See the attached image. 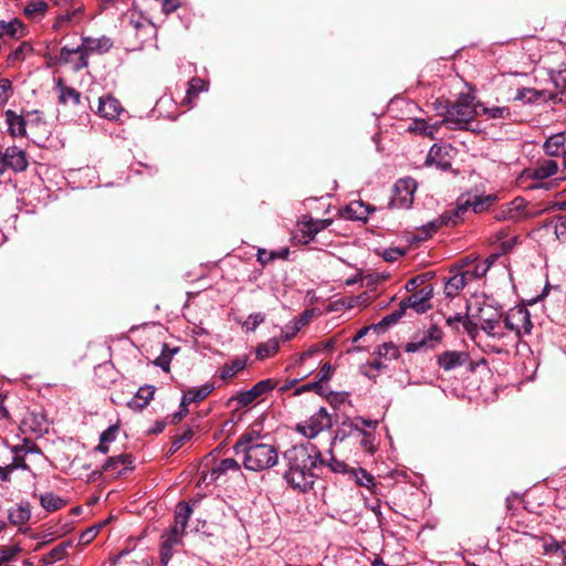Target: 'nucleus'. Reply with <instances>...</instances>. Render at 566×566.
<instances>
[{
	"label": "nucleus",
	"mask_w": 566,
	"mask_h": 566,
	"mask_svg": "<svg viewBox=\"0 0 566 566\" xmlns=\"http://www.w3.org/2000/svg\"><path fill=\"white\" fill-rule=\"evenodd\" d=\"M428 349H432V344H428L423 336L420 338L415 337L411 342H408L405 345V350L407 353H416Z\"/></svg>",
	"instance_id": "51"
},
{
	"label": "nucleus",
	"mask_w": 566,
	"mask_h": 566,
	"mask_svg": "<svg viewBox=\"0 0 566 566\" xmlns=\"http://www.w3.org/2000/svg\"><path fill=\"white\" fill-rule=\"evenodd\" d=\"M154 387H140L136 395L128 401L127 406L134 411H142L154 398Z\"/></svg>",
	"instance_id": "33"
},
{
	"label": "nucleus",
	"mask_w": 566,
	"mask_h": 566,
	"mask_svg": "<svg viewBox=\"0 0 566 566\" xmlns=\"http://www.w3.org/2000/svg\"><path fill=\"white\" fill-rule=\"evenodd\" d=\"M39 500L41 506L48 512L59 511L66 505V501L64 499L52 492L41 494Z\"/></svg>",
	"instance_id": "38"
},
{
	"label": "nucleus",
	"mask_w": 566,
	"mask_h": 566,
	"mask_svg": "<svg viewBox=\"0 0 566 566\" xmlns=\"http://www.w3.org/2000/svg\"><path fill=\"white\" fill-rule=\"evenodd\" d=\"M55 87L59 92V102L61 104H67L72 102L74 105L81 103V93L73 87L65 85L62 78H59L55 83Z\"/></svg>",
	"instance_id": "35"
},
{
	"label": "nucleus",
	"mask_w": 566,
	"mask_h": 566,
	"mask_svg": "<svg viewBox=\"0 0 566 566\" xmlns=\"http://www.w3.org/2000/svg\"><path fill=\"white\" fill-rule=\"evenodd\" d=\"M214 389L213 384L207 382L200 387H193L187 390L181 399L180 407L188 406L193 402H200L206 399Z\"/></svg>",
	"instance_id": "25"
},
{
	"label": "nucleus",
	"mask_w": 566,
	"mask_h": 566,
	"mask_svg": "<svg viewBox=\"0 0 566 566\" xmlns=\"http://www.w3.org/2000/svg\"><path fill=\"white\" fill-rule=\"evenodd\" d=\"M406 253L405 249L389 248L382 253V258L387 262H395Z\"/></svg>",
	"instance_id": "59"
},
{
	"label": "nucleus",
	"mask_w": 566,
	"mask_h": 566,
	"mask_svg": "<svg viewBox=\"0 0 566 566\" xmlns=\"http://www.w3.org/2000/svg\"><path fill=\"white\" fill-rule=\"evenodd\" d=\"M2 154L8 170H12L14 172H22L27 170L29 160L27 153L22 148L15 145L10 146L7 147Z\"/></svg>",
	"instance_id": "14"
},
{
	"label": "nucleus",
	"mask_w": 566,
	"mask_h": 566,
	"mask_svg": "<svg viewBox=\"0 0 566 566\" xmlns=\"http://www.w3.org/2000/svg\"><path fill=\"white\" fill-rule=\"evenodd\" d=\"M234 453L243 457V465L250 471L273 468L279 461L277 450L270 443L260 442L251 436L241 437L233 446Z\"/></svg>",
	"instance_id": "2"
},
{
	"label": "nucleus",
	"mask_w": 566,
	"mask_h": 566,
	"mask_svg": "<svg viewBox=\"0 0 566 566\" xmlns=\"http://www.w3.org/2000/svg\"><path fill=\"white\" fill-rule=\"evenodd\" d=\"M4 117L8 125V133L11 137L22 138L27 136L28 120L22 115L17 114L12 109H7Z\"/></svg>",
	"instance_id": "21"
},
{
	"label": "nucleus",
	"mask_w": 566,
	"mask_h": 566,
	"mask_svg": "<svg viewBox=\"0 0 566 566\" xmlns=\"http://www.w3.org/2000/svg\"><path fill=\"white\" fill-rule=\"evenodd\" d=\"M31 518V506L29 502H20L8 511L9 522L19 527V532L27 533L28 527H23Z\"/></svg>",
	"instance_id": "16"
},
{
	"label": "nucleus",
	"mask_w": 566,
	"mask_h": 566,
	"mask_svg": "<svg viewBox=\"0 0 566 566\" xmlns=\"http://www.w3.org/2000/svg\"><path fill=\"white\" fill-rule=\"evenodd\" d=\"M491 263L492 261H490L489 259L482 261V262H479L474 265V269L473 271H470V274H468V276L470 277H482L483 275H485V273L488 272V270L490 269L491 266Z\"/></svg>",
	"instance_id": "57"
},
{
	"label": "nucleus",
	"mask_w": 566,
	"mask_h": 566,
	"mask_svg": "<svg viewBox=\"0 0 566 566\" xmlns=\"http://www.w3.org/2000/svg\"><path fill=\"white\" fill-rule=\"evenodd\" d=\"M478 114L474 105V97L469 94H462L448 108L442 120L451 129H469L470 123Z\"/></svg>",
	"instance_id": "4"
},
{
	"label": "nucleus",
	"mask_w": 566,
	"mask_h": 566,
	"mask_svg": "<svg viewBox=\"0 0 566 566\" xmlns=\"http://www.w3.org/2000/svg\"><path fill=\"white\" fill-rule=\"evenodd\" d=\"M406 308L402 306V304H399V310L386 315L381 318V321L375 325V328H387L394 324H396L405 314Z\"/></svg>",
	"instance_id": "49"
},
{
	"label": "nucleus",
	"mask_w": 566,
	"mask_h": 566,
	"mask_svg": "<svg viewBox=\"0 0 566 566\" xmlns=\"http://www.w3.org/2000/svg\"><path fill=\"white\" fill-rule=\"evenodd\" d=\"M324 464H326L333 472L344 473L347 471L346 463L340 460H337L333 454H331V459L328 462L324 461Z\"/></svg>",
	"instance_id": "61"
},
{
	"label": "nucleus",
	"mask_w": 566,
	"mask_h": 566,
	"mask_svg": "<svg viewBox=\"0 0 566 566\" xmlns=\"http://www.w3.org/2000/svg\"><path fill=\"white\" fill-rule=\"evenodd\" d=\"M433 295V287L431 285H424L418 291L411 293V295L400 303L407 308H412L417 313H426L430 307V300Z\"/></svg>",
	"instance_id": "12"
},
{
	"label": "nucleus",
	"mask_w": 566,
	"mask_h": 566,
	"mask_svg": "<svg viewBox=\"0 0 566 566\" xmlns=\"http://www.w3.org/2000/svg\"><path fill=\"white\" fill-rule=\"evenodd\" d=\"M259 397L256 396L253 388L249 390H243L237 394V396L232 397L230 401H237L238 408H244L251 405Z\"/></svg>",
	"instance_id": "48"
},
{
	"label": "nucleus",
	"mask_w": 566,
	"mask_h": 566,
	"mask_svg": "<svg viewBox=\"0 0 566 566\" xmlns=\"http://www.w3.org/2000/svg\"><path fill=\"white\" fill-rule=\"evenodd\" d=\"M480 324V329L493 339H502L505 336L502 325V311L491 304L484 303L478 308V314H472Z\"/></svg>",
	"instance_id": "5"
},
{
	"label": "nucleus",
	"mask_w": 566,
	"mask_h": 566,
	"mask_svg": "<svg viewBox=\"0 0 566 566\" xmlns=\"http://www.w3.org/2000/svg\"><path fill=\"white\" fill-rule=\"evenodd\" d=\"M451 147L433 145L427 156V161L436 165L439 169L447 171L451 168Z\"/></svg>",
	"instance_id": "19"
},
{
	"label": "nucleus",
	"mask_w": 566,
	"mask_h": 566,
	"mask_svg": "<svg viewBox=\"0 0 566 566\" xmlns=\"http://www.w3.org/2000/svg\"><path fill=\"white\" fill-rule=\"evenodd\" d=\"M248 364L247 356L235 357L234 359L223 364L219 369V378L228 384L232 381L239 373L245 369Z\"/></svg>",
	"instance_id": "22"
},
{
	"label": "nucleus",
	"mask_w": 566,
	"mask_h": 566,
	"mask_svg": "<svg viewBox=\"0 0 566 566\" xmlns=\"http://www.w3.org/2000/svg\"><path fill=\"white\" fill-rule=\"evenodd\" d=\"M546 209L536 203L526 201L522 197H516L512 201L501 205L494 213L497 221H507L518 223L541 216Z\"/></svg>",
	"instance_id": "3"
},
{
	"label": "nucleus",
	"mask_w": 566,
	"mask_h": 566,
	"mask_svg": "<svg viewBox=\"0 0 566 566\" xmlns=\"http://www.w3.org/2000/svg\"><path fill=\"white\" fill-rule=\"evenodd\" d=\"M468 205V200L465 196H460L455 202V207L451 208L450 210L444 211L440 218V224L447 226V227H454L459 222L463 221L465 213L468 212V209L465 207Z\"/></svg>",
	"instance_id": "17"
},
{
	"label": "nucleus",
	"mask_w": 566,
	"mask_h": 566,
	"mask_svg": "<svg viewBox=\"0 0 566 566\" xmlns=\"http://www.w3.org/2000/svg\"><path fill=\"white\" fill-rule=\"evenodd\" d=\"M193 436L191 429L186 430L180 437L176 438L170 447V453L177 452L186 441H189Z\"/></svg>",
	"instance_id": "55"
},
{
	"label": "nucleus",
	"mask_w": 566,
	"mask_h": 566,
	"mask_svg": "<svg viewBox=\"0 0 566 566\" xmlns=\"http://www.w3.org/2000/svg\"><path fill=\"white\" fill-rule=\"evenodd\" d=\"M277 386V380L268 378L258 381L252 388L254 389L258 397L266 395Z\"/></svg>",
	"instance_id": "52"
},
{
	"label": "nucleus",
	"mask_w": 566,
	"mask_h": 566,
	"mask_svg": "<svg viewBox=\"0 0 566 566\" xmlns=\"http://www.w3.org/2000/svg\"><path fill=\"white\" fill-rule=\"evenodd\" d=\"M98 534V527H90L86 528L80 535V544L86 545L90 544Z\"/></svg>",
	"instance_id": "63"
},
{
	"label": "nucleus",
	"mask_w": 566,
	"mask_h": 566,
	"mask_svg": "<svg viewBox=\"0 0 566 566\" xmlns=\"http://www.w3.org/2000/svg\"><path fill=\"white\" fill-rule=\"evenodd\" d=\"M208 90V84L200 77H192L188 82V88L186 91V95L181 102V105L187 106V108H191L195 104V101L198 98L199 93Z\"/></svg>",
	"instance_id": "29"
},
{
	"label": "nucleus",
	"mask_w": 566,
	"mask_h": 566,
	"mask_svg": "<svg viewBox=\"0 0 566 566\" xmlns=\"http://www.w3.org/2000/svg\"><path fill=\"white\" fill-rule=\"evenodd\" d=\"M170 107H175L174 98L171 96L164 95L157 101L155 111L164 117L176 119L179 116V113L170 111Z\"/></svg>",
	"instance_id": "44"
},
{
	"label": "nucleus",
	"mask_w": 566,
	"mask_h": 566,
	"mask_svg": "<svg viewBox=\"0 0 566 566\" xmlns=\"http://www.w3.org/2000/svg\"><path fill=\"white\" fill-rule=\"evenodd\" d=\"M11 452L23 457L29 453H40V448L34 442L25 439L23 443L13 446Z\"/></svg>",
	"instance_id": "50"
},
{
	"label": "nucleus",
	"mask_w": 566,
	"mask_h": 566,
	"mask_svg": "<svg viewBox=\"0 0 566 566\" xmlns=\"http://www.w3.org/2000/svg\"><path fill=\"white\" fill-rule=\"evenodd\" d=\"M130 24L136 31V35L145 41L148 36L155 33L154 24L146 18L138 17L137 19H130Z\"/></svg>",
	"instance_id": "42"
},
{
	"label": "nucleus",
	"mask_w": 566,
	"mask_h": 566,
	"mask_svg": "<svg viewBox=\"0 0 566 566\" xmlns=\"http://www.w3.org/2000/svg\"><path fill=\"white\" fill-rule=\"evenodd\" d=\"M426 282V274L417 275L415 277H411L406 283V290L409 292L418 291V286L422 285Z\"/></svg>",
	"instance_id": "64"
},
{
	"label": "nucleus",
	"mask_w": 566,
	"mask_h": 566,
	"mask_svg": "<svg viewBox=\"0 0 566 566\" xmlns=\"http://www.w3.org/2000/svg\"><path fill=\"white\" fill-rule=\"evenodd\" d=\"M439 127L440 125L438 123L428 124L422 118H415L408 126V132L433 138Z\"/></svg>",
	"instance_id": "36"
},
{
	"label": "nucleus",
	"mask_w": 566,
	"mask_h": 566,
	"mask_svg": "<svg viewBox=\"0 0 566 566\" xmlns=\"http://www.w3.org/2000/svg\"><path fill=\"white\" fill-rule=\"evenodd\" d=\"M470 359L467 352L463 350H446L437 357V364L446 371L464 366Z\"/></svg>",
	"instance_id": "15"
},
{
	"label": "nucleus",
	"mask_w": 566,
	"mask_h": 566,
	"mask_svg": "<svg viewBox=\"0 0 566 566\" xmlns=\"http://www.w3.org/2000/svg\"><path fill=\"white\" fill-rule=\"evenodd\" d=\"M280 348V340L275 337L261 343L255 348V356L259 360H264L269 357L274 356Z\"/></svg>",
	"instance_id": "41"
},
{
	"label": "nucleus",
	"mask_w": 566,
	"mask_h": 566,
	"mask_svg": "<svg viewBox=\"0 0 566 566\" xmlns=\"http://www.w3.org/2000/svg\"><path fill=\"white\" fill-rule=\"evenodd\" d=\"M417 189V184L412 178L399 179L392 190V196L389 201L390 208L407 209L413 202V195Z\"/></svg>",
	"instance_id": "10"
},
{
	"label": "nucleus",
	"mask_w": 566,
	"mask_h": 566,
	"mask_svg": "<svg viewBox=\"0 0 566 566\" xmlns=\"http://www.w3.org/2000/svg\"><path fill=\"white\" fill-rule=\"evenodd\" d=\"M57 61L61 64H67L74 72H78L88 65V57L86 53L82 51L80 46L74 49H70L67 46H63L60 50Z\"/></svg>",
	"instance_id": "13"
},
{
	"label": "nucleus",
	"mask_w": 566,
	"mask_h": 566,
	"mask_svg": "<svg viewBox=\"0 0 566 566\" xmlns=\"http://www.w3.org/2000/svg\"><path fill=\"white\" fill-rule=\"evenodd\" d=\"M22 23L17 20L12 19L11 21H0V38L3 36H10L15 38L21 33Z\"/></svg>",
	"instance_id": "46"
},
{
	"label": "nucleus",
	"mask_w": 566,
	"mask_h": 566,
	"mask_svg": "<svg viewBox=\"0 0 566 566\" xmlns=\"http://www.w3.org/2000/svg\"><path fill=\"white\" fill-rule=\"evenodd\" d=\"M374 208H370L369 205L364 203L360 200L352 201L345 208V217L350 220L366 221L368 214L374 211Z\"/></svg>",
	"instance_id": "34"
},
{
	"label": "nucleus",
	"mask_w": 566,
	"mask_h": 566,
	"mask_svg": "<svg viewBox=\"0 0 566 566\" xmlns=\"http://www.w3.org/2000/svg\"><path fill=\"white\" fill-rule=\"evenodd\" d=\"M182 537L184 534L170 528L160 536L159 556L163 566L169 564L176 548L182 544Z\"/></svg>",
	"instance_id": "11"
},
{
	"label": "nucleus",
	"mask_w": 566,
	"mask_h": 566,
	"mask_svg": "<svg viewBox=\"0 0 566 566\" xmlns=\"http://www.w3.org/2000/svg\"><path fill=\"white\" fill-rule=\"evenodd\" d=\"M118 431H119L118 424L109 426L106 430H104L101 433V436H99L101 442L111 443V442L115 441L117 438Z\"/></svg>",
	"instance_id": "56"
},
{
	"label": "nucleus",
	"mask_w": 566,
	"mask_h": 566,
	"mask_svg": "<svg viewBox=\"0 0 566 566\" xmlns=\"http://www.w3.org/2000/svg\"><path fill=\"white\" fill-rule=\"evenodd\" d=\"M112 41L108 38H83L82 44L78 45L84 53H86V56L91 53L97 52V53H105L112 48Z\"/></svg>",
	"instance_id": "28"
},
{
	"label": "nucleus",
	"mask_w": 566,
	"mask_h": 566,
	"mask_svg": "<svg viewBox=\"0 0 566 566\" xmlns=\"http://www.w3.org/2000/svg\"><path fill=\"white\" fill-rule=\"evenodd\" d=\"M332 416L322 407L308 419L296 424V431L307 439H314L319 432L332 428Z\"/></svg>",
	"instance_id": "8"
},
{
	"label": "nucleus",
	"mask_w": 566,
	"mask_h": 566,
	"mask_svg": "<svg viewBox=\"0 0 566 566\" xmlns=\"http://www.w3.org/2000/svg\"><path fill=\"white\" fill-rule=\"evenodd\" d=\"M133 469V457L123 453L116 457H111L103 465V471L120 474L124 471Z\"/></svg>",
	"instance_id": "24"
},
{
	"label": "nucleus",
	"mask_w": 566,
	"mask_h": 566,
	"mask_svg": "<svg viewBox=\"0 0 566 566\" xmlns=\"http://www.w3.org/2000/svg\"><path fill=\"white\" fill-rule=\"evenodd\" d=\"M240 464L232 458L221 460L216 467H213L208 473H202V479L209 480V482H216L221 476L226 475L229 471L238 472Z\"/></svg>",
	"instance_id": "23"
},
{
	"label": "nucleus",
	"mask_w": 566,
	"mask_h": 566,
	"mask_svg": "<svg viewBox=\"0 0 566 566\" xmlns=\"http://www.w3.org/2000/svg\"><path fill=\"white\" fill-rule=\"evenodd\" d=\"M544 150L549 156L566 155V132L549 136L544 143Z\"/></svg>",
	"instance_id": "26"
},
{
	"label": "nucleus",
	"mask_w": 566,
	"mask_h": 566,
	"mask_svg": "<svg viewBox=\"0 0 566 566\" xmlns=\"http://www.w3.org/2000/svg\"><path fill=\"white\" fill-rule=\"evenodd\" d=\"M286 470L284 479L293 489L307 492L314 485V470L324 465V459L318 448L312 443L296 444L283 453Z\"/></svg>",
	"instance_id": "1"
},
{
	"label": "nucleus",
	"mask_w": 566,
	"mask_h": 566,
	"mask_svg": "<svg viewBox=\"0 0 566 566\" xmlns=\"http://www.w3.org/2000/svg\"><path fill=\"white\" fill-rule=\"evenodd\" d=\"M331 219H313L310 216H304L297 222L296 232L293 235V239L298 243L308 244L314 240L315 235L331 226Z\"/></svg>",
	"instance_id": "9"
},
{
	"label": "nucleus",
	"mask_w": 566,
	"mask_h": 566,
	"mask_svg": "<svg viewBox=\"0 0 566 566\" xmlns=\"http://www.w3.org/2000/svg\"><path fill=\"white\" fill-rule=\"evenodd\" d=\"M289 254H290L289 248H282V249L273 250V251H266L265 249H259L258 253H256V260L262 265H266L268 263H270L276 259L286 260Z\"/></svg>",
	"instance_id": "43"
},
{
	"label": "nucleus",
	"mask_w": 566,
	"mask_h": 566,
	"mask_svg": "<svg viewBox=\"0 0 566 566\" xmlns=\"http://www.w3.org/2000/svg\"><path fill=\"white\" fill-rule=\"evenodd\" d=\"M124 111L122 104L112 95H105L99 97L97 114L106 119H117L120 113Z\"/></svg>",
	"instance_id": "20"
},
{
	"label": "nucleus",
	"mask_w": 566,
	"mask_h": 566,
	"mask_svg": "<svg viewBox=\"0 0 566 566\" xmlns=\"http://www.w3.org/2000/svg\"><path fill=\"white\" fill-rule=\"evenodd\" d=\"M191 514L192 509L187 502L178 503L175 510V523L170 530H176L178 533L185 535Z\"/></svg>",
	"instance_id": "30"
},
{
	"label": "nucleus",
	"mask_w": 566,
	"mask_h": 566,
	"mask_svg": "<svg viewBox=\"0 0 566 566\" xmlns=\"http://www.w3.org/2000/svg\"><path fill=\"white\" fill-rule=\"evenodd\" d=\"M350 475L355 478L356 483L360 486H365L370 491H373L376 488L375 478L365 469H352Z\"/></svg>",
	"instance_id": "45"
},
{
	"label": "nucleus",
	"mask_w": 566,
	"mask_h": 566,
	"mask_svg": "<svg viewBox=\"0 0 566 566\" xmlns=\"http://www.w3.org/2000/svg\"><path fill=\"white\" fill-rule=\"evenodd\" d=\"M553 98L554 95L552 93H547L546 91L522 87L517 90L514 101H520L523 103H535L537 101H547Z\"/></svg>",
	"instance_id": "32"
},
{
	"label": "nucleus",
	"mask_w": 566,
	"mask_h": 566,
	"mask_svg": "<svg viewBox=\"0 0 566 566\" xmlns=\"http://www.w3.org/2000/svg\"><path fill=\"white\" fill-rule=\"evenodd\" d=\"M48 3L45 1L34 0L25 4L23 13L28 19L38 21L44 17Z\"/></svg>",
	"instance_id": "40"
},
{
	"label": "nucleus",
	"mask_w": 566,
	"mask_h": 566,
	"mask_svg": "<svg viewBox=\"0 0 566 566\" xmlns=\"http://www.w3.org/2000/svg\"><path fill=\"white\" fill-rule=\"evenodd\" d=\"M503 323V331L514 332L518 338L531 334L533 328L528 310L521 306L511 308L506 313Z\"/></svg>",
	"instance_id": "7"
},
{
	"label": "nucleus",
	"mask_w": 566,
	"mask_h": 566,
	"mask_svg": "<svg viewBox=\"0 0 566 566\" xmlns=\"http://www.w3.org/2000/svg\"><path fill=\"white\" fill-rule=\"evenodd\" d=\"M51 2L57 8L55 29H61L64 25H75L82 21L85 9L82 0H51Z\"/></svg>",
	"instance_id": "6"
},
{
	"label": "nucleus",
	"mask_w": 566,
	"mask_h": 566,
	"mask_svg": "<svg viewBox=\"0 0 566 566\" xmlns=\"http://www.w3.org/2000/svg\"><path fill=\"white\" fill-rule=\"evenodd\" d=\"M442 331L437 325H431L429 329L423 334L424 339L428 344H432V349L439 344L442 339Z\"/></svg>",
	"instance_id": "53"
},
{
	"label": "nucleus",
	"mask_w": 566,
	"mask_h": 566,
	"mask_svg": "<svg viewBox=\"0 0 566 566\" xmlns=\"http://www.w3.org/2000/svg\"><path fill=\"white\" fill-rule=\"evenodd\" d=\"M553 82L562 92L566 90V65L552 76Z\"/></svg>",
	"instance_id": "62"
},
{
	"label": "nucleus",
	"mask_w": 566,
	"mask_h": 566,
	"mask_svg": "<svg viewBox=\"0 0 566 566\" xmlns=\"http://www.w3.org/2000/svg\"><path fill=\"white\" fill-rule=\"evenodd\" d=\"M496 240L500 242V248L503 253L510 252L518 242V235H509L505 230L496 233Z\"/></svg>",
	"instance_id": "47"
},
{
	"label": "nucleus",
	"mask_w": 566,
	"mask_h": 566,
	"mask_svg": "<svg viewBox=\"0 0 566 566\" xmlns=\"http://www.w3.org/2000/svg\"><path fill=\"white\" fill-rule=\"evenodd\" d=\"M358 423H361L366 427H371V426H376V421H371V420H366V419H363V418H357L355 420V422H353L350 424V428H352V431L356 432L357 434V438L359 440V444L360 447L369 452V453H374L375 452V444H374V441H375V437L371 432H368L361 428H359V424Z\"/></svg>",
	"instance_id": "18"
},
{
	"label": "nucleus",
	"mask_w": 566,
	"mask_h": 566,
	"mask_svg": "<svg viewBox=\"0 0 566 566\" xmlns=\"http://www.w3.org/2000/svg\"><path fill=\"white\" fill-rule=\"evenodd\" d=\"M463 328L464 331L468 333V335L472 338V339H475L479 335V322L475 323L473 322L471 318L469 317H465L463 318Z\"/></svg>",
	"instance_id": "58"
},
{
	"label": "nucleus",
	"mask_w": 566,
	"mask_h": 566,
	"mask_svg": "<svg viewBox=\"0 0 566 566\" xmlns=\"http://www.w3.org/2000/svg\"><path fill=\"white\" fill-rule=\"evenodd\" d=\"M465 198L468 200V205H465L468 212L470 210H472L474 213H482V212L489 210V208L496 200V196H494V195H485V196L468 195V196H465Z\"/></svg>",
	"instance_id": "31"
},
{
	"label": "nucleus",
	"mask_w": 566,
	"mask_h": 566,
	"mask_svg": "<svg viewBox=\"0 0 566 566\" xmlns=\"http://www.w3.org/2000/svg\"><path fill=\"white\" fill-rule=\"evenodd\" d=\"M66 547H67L66 544H60V545L55 546L44 557V562L46 564H49V563H53V562L62 559L64 557L65 553H66Z\"/></svg>",
	"instance_id": "54"
},
{
	"label": "nucleus",
	"mask_w": 566,
	"mask_h": 566,
	"mask_svg": "<svg viewBox=\"0 0 566 566\" xmlns=\"http://www.w3.org/2000/svg\"><path fill=\"white\" fill-rule=\"evenodd\" d=\"M371 301H373V296L369 293L364 292V293L357 295L355 298H353L352 302L349 303V305L352 307H354V306L366 307L370 304Z\"/></svg>",
	"instance_id": "60"
},
{
	"label": "nucleus",
	"mask_w": 566,
	"mask_h": 566,
	"mask_svg": "<svg viewBox=\"0 0 566 566\" xmlns=\"http://www.w3.org/2000/svg\"><path fill=\"white\" fill-rule=\"evenodd\" d=\"M481 114L488 119L512 120L513 113L507 106H482Z\"/></svg>",
	"instance_id": "39"
},
{
	"label": "nucleus",
	"mask_w": 566,
	"mask_h": 566,
	"mask_svg": "<svg viewBox=\"0 0 566 566\" xmlns=\"http://www.w3.org/2000/svg\"><path fill=\"white\" fill-rule=\"evenodd\" d=\"M468 274L470 271L464 273H458L452 275L446 283L444 291L447 296L453 297L455 296L468 283Z\"/></svg>",
	"instance_id": "37"
},
{
	"label": "nucleus",
	"mask_w": 566,
	"mask_h": 566,
	"mask_svg": "<svg viewBox=\"0 0 566 566\" xmlns=\"http://www.w3.org/2000/svg\"><path fill=\"white\" fill-rule=\"evenodd\" d=\"M558 170V164L554 159H544L530 169L527 176L534 179H546L554 176Z\"/></svg>",
	"instance_id": "27"
}]
</instances>
